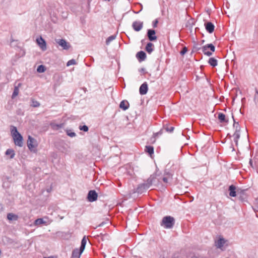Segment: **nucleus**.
I'll return each mask as SVG.
<instances>
[{"label": "nucleus", "mask_w": 258, "mask_h": 258, "mask_svg": "<svg viewBox=\"0 0 258 258\" xmlns=\"http://www.w3.org/2000/svg\"><path fill=\"white\" fill-rule=\"evenodd\" d=\"M175 219L170 216H166L163 218L160 225L166 229L173 228L175 224Z\"/></svg>", "instance_id": "obj_1"}, {"label": "nucleus", "mask_w": 258, "mask_h": 258, "mask_svg": "<svg viewBox=\"0 0 258 258\" xmlns=\"http://www.w3.org/2000/svg\"><path fill=\"white\" fill-rule=\"evenodd\" d=\"M202 50L205 55L210 56L215 52V46L212 43L207 44L202 47Z\"/></svg>", "instance_id": "obj_2"}, {"label": "nucleus", "mask_w": 258, "mask_h": 258, "mask_svg": "<svg viewBox=\"0 0 258 258\" xmlns=\"http://www.w3.org/2000/svg\"><path fill=\"white\" fill-rule=\"evenodd\" d=\"M27 146L31 151L35 152L37 144L36 140L30 136H28L27 142Z\"/></svg>", "instance_id": "obj_3"}, {"label": "nucleus", "mask_w": 258, "mask_h": 258, "mask_svg": "<svg viewBox=\"0 0 258 258\" xmlns=\"http://www.w3.org/2000/svg\"><path fill=\"white\" fill-rule=\"evenodd\" d=\"M237 195L239 200L242 203H245L247 202V196L245 193V190L238 189Z\"/></svg>", "instance_id": "obj_4"}, {"label": "nucleus", "mask_w": 258, "mask_h": 258, "mask_svg": "<svg viewBox=\"0 0 258 258\" xmlns=\"http://www.w3.org/2000/svg\"><path fill=\"white\" fill-rule=\"evenodd\" d=\"M55 41L64 50H68L71 47L70 43L63 39H55Z\"/></svg>", "instance_id": "obj_5"}, {"label": "nucleus", "mask_w": 258, "mask_h": 258, "mask_svg": "<svg viewBox=\"0 0 258 258\" xmlns=\"http://www.w3.org/2000/svg\"><path fill=\"white\" fill-rule=\"evenodd\" d=\"M98 194L94 190H91L87 195V199L90 202H93L97 200Z\"/></svg>", "instance_id": "obj_6"}, {"label": "nucleus", "mask_w": 258, "mask_h": 258, "mask_svg": "<svg viewBox=\"0 0 258 258\" xmlns=\"http://www.w3.org/2000/svg\"><path fill=\"white\" fill-rule=\"evenodd\" d=\"M147 36L150 41H155L157 39V37L156 36V31L154 29H148Z\"/></svg>", "instance_id": "obj_7"}, {"label": "nucleus", "mask_w": 258, "mask_h": 258, "mask_svg": "<svg viewBox=\"0 0 258 258\" xmlns=\"http://www.w3.org/2000/svg\"><path fill=\"white\" fill-rule=\"evenodd\" d=\"M36 41L38 45L42 50L45 51L46 50V42L41 36L37 38L36 39Z\"/></svg>", "instance_id": "obj_8"}, {"label": "nucleus", "mask_w": 258, "mask_h": 258, "mask_svg": "<svg viewBox=\"0 0 258 258\" xmlns=\"http://www.w3.org/2000/svg\"><path fill=\"white\" fill-rule=\"evenodd\" d=\"M14 143L16 146L22 147L23 146V137L21 134L13 137Z\"/></svg>", "instance_id": "obj_9"}, {"label": "nucleus", "mask_w": 258, "mask_h": 258, "mask_svg": "<svg viewBox=\"0 0 258 258\" xmlns=\"http://www.w3.org/2000/svg\"><path fill=\"white\" fill-rule=\"evenodd\" d=\"M143 27V22L141 21H134L132 24L133 29L137 32L142 30Z\"/></svg>", "instance_id": "obj_10"}, {"label": "nucleus", "mask_w": 258, "mask_h": 258, "mask_svg": "<svg viewBox=\"0 0 258 258\" xmlns=\"http://www.w3.org/2000/svg\"><path fill=\"white\" fill-rule=\"evenodd\" d=\"M149 187L145 183L139 184L136 188V192L141 194L145 192Z\"/></svg>", "instance_id": "obj_11"}, {"label": "nucleus", "mask_w": 258, "mask_h": 258, "mask_svg": "<svg viewBox=\"0 0 258 258\" xmlns=\"http://www.w3.org/2000/svg\"><path fill=\"white\" fill-rule=\"evenodd\" d=\"M136 56L139 62H142L145 60L147 55L144 51L141 50L137 52Z\"/></svg>", "instance_id": "obj_12"}, {"label": "nucleus", "mask_w": 258, "mask_h": 258, "mask_svg": "<svg viewBox=\"0 0 258 258\" xmlns=\"http://www.w3.org/2000/svg\"><path fill=\"white\" fill-rule=\"evenodd\" d=\"M148 90V86L147 83L145 82L141 85L139 88V92L141 95H145Z\"/></svg>", "instance_id": "obj_13"}, {"label": "nucleus", "mask_w": 258, "mask_h": 258, "mask_svg": "<svg viewBox=\"0 0 258 258\" xmlns=\"http://www.w3.org/2000/svg\"><path fill=\"white\" fill-rule=\"evenodd\" d=\"M206 30L209 33H212L214 32L215 29L214 25L211 22H208L205 23Z\"/></svg>", "instance_id": "obj_14"}, {"label": "nucleus", "mask_w": 258, "mask_h": 258, "mask_svg": "<svg viewBox=\"0 0 258 258\" xmlns=\"http://www.w3.org/2000/svg\"><path fill=\"white\" fill-rule=\"evenodd\" d=\"M236 186L233 184L230 185L228 188L229 196L232 197H235L237 195V190H236Z\"/></svg>", "instance_id": "obj_15"}, {"label": "nucleus", "mask_w": 258, "mask_h": 258, "mask_svg": "<svg viewBox=\"0 0 258 258\" xmlns=\"http://www.w3.org/2000/svg\"><path fill=\"white\" fill-rule=\"evenodd\" d=\"M200 80L203 81H209V79L204 73L202 72L201 71H200L198 75H196V81Z\"/></svg>", "instance_id": "obj_16"}, {"label": "nucleus", "mask_w": 258, "mask_h": 258, "mask_svg": "<svg viewBox=\"0 0 258 258\" xmlns=\"http://www.w3.org/2000/svg\"><path fill=\"white\" fill-rule=\"evenodd\" d=\"M22 85L21 83H18V85L15 84L14 90L12 95V98L14 99L18 96L19 92V87Z\"/></svg>", "instance_id": "obj_17"}, {"label": "nucleus", "mask_w": 258, "mask_h": 258, "mask_svg": "<svg viewBox=\"0 0 258 258\" xmlns=\"http://www.w3.org/2000/svg\"><path fill=\"white\" fill-rule=\"evenodd\" d=\"M155 179H156V175H154V174L151 175L147 179L146 182H145V183L147 184V185L149 187H150L154 182Z\"/></svg>", "instance_id": "obj_18"}, {"label": "nucleus", "mask_w": 258, "mask_h": 258, "mask_svg": "<svg viewBox=\"0 0 258 258\" xmlns=\"http://www.w3.org/2000/svg\"><path fill=\"white\" fill-rule=\"evenodd\" d=\"M130 106L129 103L126 100H122L120 102L119 104V107L123 110H127Z\"/></svg>", "instance_id": "obj_19"}, {"label": "nucleus", "mask_w": 258, "mask_h": 258, "mask_svg": "<svg viewBox=\"0 0 258 258\" xmlns=\"http://www.w3.org/2000/svg\"><path fill=\"white\" fill-rule=\"evenodd\" d=\"M19 217L17 215L12 213H9L7 214V219L10 221H17Z\"/></svg>", "instance_id": "obj_20"}, {"label": "nucleus", "mask_w": 258, "mask_h": 258, "mask_svg": "<svg viewBox=\"0 0 258 258\" xmlns=\"http://www.w3.org/2000/svg\"><path fill=\"white\" fill-rule=\"evenodd\" d=\"M218 118L221 123H228V120L226 119L225 115L223 113H219L218 114Z\"/></svg>", "instance_id": "obj_21"}, {"label": "nucleus", "mask_w": 258, "mask_h": 258, "mask_svg": "<svg viewBox=\"0 0 258 258\" xmlns=\"http://www.w3.org/2000/svg\"><path fill=\"white\" fill-rule=\"evenodd\" d=\"M81 254L79 252L78 248L74 249L72 253L71 258H80Z\"/></svg>", "instance_id": "obj_22"}, {"label": "nucleus", "mask_w": 258, "mask_h": 258, "mask_svg": "<svg viewBox=\"0 0 258 258\" xmlns=\"http://www.w3.org/2000/svg\"><path fill=\"white\" fill-rule=\"evenodd\" d=\"M153 43L151 42H148L146 46L145 50L148 53H151L154 50L153 48Z\"/></svg>", "instance_id": "obj_23"}, {"label": "nucleus", "mask_w": 258, "mask_h": 258, "mask_svg": "<svg viewBox=\"0 0 258 258\" xmlns=\"http://www.w3.org/2000/svg\"><path fill=\"white\" fill-rule=\"evenodd\" d=\"M11 132L13 137H15L19 134H20L16 126L12 125L11 126Z\"/></svg>", "instance_id": "obj_24"}, {"label": "nucleus", "mask_w": 258, "mask_h": 258, "mask_svg": "<svg viewBox=\"0 0 258 258\" xmlns=\"http://www.w3.org/2000/svg\"><path fill=\"white\" fill-rule=\"evenodd\" d=\"M240 131H235L234 134H233V136H234V142L235 143V144L236 146H237L238 145V139H239L240 138Z\"/></svg>", "instance_id": "obj_25"}, {"label": "nucleus", "mask_w": 258, "mask_h": 258, "mask_svg": "<svg viewBox=\"0 0 258 258\" xmlns=\"http://www.w3.org/2000/svg\"><path fill=\"white\" fill-rule=\"evenodd\" d=\"M208 63L213 67H215L218 64L217 60L214 57H210L208 60Z\"/></svg>", "instance_id": "obj_26"}, {"label": "nucleus", "mask_w": 258, "mask_h": 258, "mask_svg": "<svg viewBox=\"0 0 258 258\" xmlns=\"http://www.w3.org/2000/svg\"><path fill=\"white\" fill-rule=\"evenodd\" d=\"M163 130H165L167 132L171 133L174 131L173 126H169L167 124H164L163 127Z\"/></svg>", "instance_id": "obj_27"}, {"label": "nucleus", "mask_w": 258, "mask_h": 258, "mask_svg": "<svg viewBox=\"0 0 258 258\" xmlns=\"http://www.w3.org/2000/svg\"><path fill=\"white\" fill-rule=\"evenodd\" d=\"M6 155H10V159H13L15 155V151L12 149H8L6 152Z\"/></svg>", "instance_id": "obj_28"}, {"label": "nucleus", "mask_w": 258, "mask_h": 258, "mask_svg": "<svg viewBox=\"0 0 258 258\" xmlns=\"http://www.w3.org/2000/svg\"><path fill=\"white\" fill-rule=\"evenodd\" d=\"M163 131L164 130H163V128H162L158 132L154 133V134L153 135V137L151 138V140H152V139H153V142H155L156 138H157L159 136L163 134Z\"/></svg>", "instance_id": "obj_29"}, {"label": "nucleus", "mask_w": 258, "mask_h": 258, "mask_svg": "<svg viewBox=\"0 0 258 258\" xmlns=\"http://www.w3.org/2000/svg\"><path fill=\"white\" fill-rule=\"evenodd\" d=\"M145 151L150 155L154 153V147L151 146H146L145 147Z\"/></svg>", "instance_id": "obj_30"}, {"label": "nucleus", "mask_w": 258, "mask_h": 258, "mask_svg": "<svg viewBox=\"0 0 258 258\" xmlns=\"http://www.w3.org/2000/svg\"><path fill=\"white\" fill-rule=\"evenodd\" d=\"M51 127L54 130H58L62 127L63 123L56 124L54 123H50V124Z\"/></svg>", "instance_id": "obj_31"}, {"label": "nucleus", "mask_w": 258, "mask_h": 258, "mask_svg": "<svg viewBox=\"0 0 258 258\" xmlns=\"http://www.w3.org/2000/svg\"><path fill=\"white\" fill-rule=\"evenodd\" d=\"M232 118H233V126L234 128H235V131H240V126L239 124V123L238 122H236V121L234 119V116L233 115H232Z\"/></svg>", "instance_id": "obj_32"}, {"label": "nucleus", "mask_w": 258, "mask_h": 258, "mask_svg": "<svg viewBox=\"0 0 258 258\" xmlns=\"http://www.w3.org/2000/svg\"><path fill=\"white\" fill-rule=\"evenodd\" d=\"M116 35H112L109 36L106 40V45H109L110 42H111L112 40H114L116 38Z\"/></svg>", "instance_id": "obj_33"}, {"label": "nucleus", "mask_w": 258, "mask_h": 258, "mask_svg": "<svg viewBox=\"0 0 258 258\" xmlns=\"http://www.w3.org/2000/svg\"><path fill=\"white\" fill-rule=\"evenodd\" d=\"M225 243V240L223 238H220L217 242V246L218 248H221Z\"/></svg>", "instance_id": "obj_34"}, {"label": "nucleus", "mask_w": 258, "mask_h": 258, "mask_svg": "<svg viewBox=\"0 0 258 258\" xmlns=\"http://www.w3.org/2000/svg\"><path fill=\"white\" fill-rule=\"evenodd\" d=\"M201 49H202V47L200 46V45H199L196 42H194V44L193 45V48H192V52L197 51Z\"/></svg>", "instance_id": "obj_35"}, {"label": "nucleus", "mask_w": 258, "mask_h": 258, "mask_svg": "<svg viewBox=\"0 0 258 258\" xmlns=\"http://www.w3.org/2000/svg\"><path fill=\"white\" fill-rule=\"evenodd\" d=\"M45 222L43 220L42 218H38L34 221V225H38L42 224L45 223Z\"/></svg>", "instance_id": "obj_36"}, {"label": "nucleus", "mask_w": 258, "mask_h": 258, "mask_svg": "<svg viewBox=\"0 0 258 258\" xmlns=\"http://www.w3.org/2000/svg\"><path fill=\"white\" fill-rule=\"evenodd\" d=\"M45 66L43 65H39L37 69V71L38 73H43L45 72Z\"/></svg>", "instance_id": "obj_37"}, {"label": "nucleus", "mask_w": 258, "mask_h": 258, "mask_svg": "<svg viewBox=\"0 0 258 258\" xmlns=\"http://www.w3.org/2000/svg\"><path fill=\"white\" fill-rule=\"evenodd\" d=\"M40 103L34 99L32 100V103L31 104V106L34 107H37L40 106Z\"/></svg>", "instance_id": "obj_38"}, {"label": "nucleus", "mask_w": 258, "mask_h": 258, "mask_svg": "<svg viewBox=\"0 0 258 258\" xmlns=\"http://www.w3.org/2000/svg\"><path fill=\"white\" fill-rule=\"evenodd\" d=\"M67 135L70 137H74L76 136V134L75 132H72L71 130H67L66 131Z\"/></svg>", "instance_id": "obj_39"}, {"label": "nucleus", "mask_w": 258, "mask_h": 258, "mask_svg": "<svg viewBox=\"0 0 258 258\" xmlns=\"http://www.w3.org/2000/svg\"><path fill=\"white\" fill-rule=\"evenodd\" d=\"M255 93L254 96V101L255 104H258V90L256 88L255 89Z\"/></svg>", "instance_id": "obj_40"}, {"label": "nucleus", "mask_w": 258, "mask_h": 258, "mask_svg": "<svg viewBox=\"0 0 258 258\" xmlns=\"http://www.w3.org/2000/svg\"><path fill=\"white\" fill-rule=\"evenodd\" d=\"M18 57L24 56L25 55V51L23 49H21L19 53L17 54Z\"/></svg>", "instance_id": "obj_41"}, {"label": "nucleus", "mask_w": 258, "mask_h": 258, "mask_svg": "<svg viewBox=\"0 0 258 258\" xmlns=\"http://www.w3.org/2000/svg\"><path fill=\"white\" fill-rule=\"evenodd\" d=\"M76 63V60L74 59H72L69 60L67 63V66L75 64Z\"/></svg>", "instance_id": "obj_42"}, {"label": "nucleus", "mask_w": 258, "mask_h": 258, "mask_svg": "<svg viewBox=\"0 0 258 258\" xmlns=\"http://www.w3.org/2000/svg\"><path fill=\"white\" fill-rule=\"evenodd\" d=\"M79 128L80 130L83 131L84 132H87L89 130L88 127L86 125H84L83 126H80Z\"/></svg>", "instance_id": "obj_43"}, {"label": "nucleus", "mask_w": 258, "mask_h": 258, "mask_svg": "<svg viewBox=\"0 0 258 258\" xmlns=\"http://www.w3.org/2000/svg\"><path fill=\"white\" fill-rule=\"evenodd\" d=\"M187 48L186 46H184L183 47L182 49L180 52V54L181 55H183L187 52Z\"/></svg>", "instance_id": "obj_44"}, {"label": "nucleus", "mask_w": 258, "mask_h": 258, "mask_svg": "<svg viewBox=\"0 0 258 258\" xmlns=\"http://www.w3.org/2000/svg\"><path fill=\"white\" fill-rule=\"evenodd\" d=\"M86 243H87V240H86V237L84 236L83 239H82V241H81V245H83V246H86Z\"/></svg>", "instance_id": "obj_45"}, {"label": "nucleus", "mask_w": 258, "mask_h": 258, "mask_svg": "<svg viewBox=\"0 0 258 258\" xmlns=\"http://www.w3.org/2000/svg\"><path fill=\"white\" fill-rule=\"evenodd\" d=\"M158 23V20L157 19H155L152 23V26L153 28H156L157 27V24Z\"/></svg>", "instance_id": "obj_46"}, {"label": "nucleus", "mask_w": 258, "mask_h": 258, "mask_svg": "<svg viewBox=\"0 0 258 258\" xmlns=\"http://www.w3.org/2000/svg\"><path fill=\"white\" fill-rule=\"evenodd\" d=\"M85 246L81 245L80 248L79 249V252H80V253H81L82 254V253H83V251L85 249Z\"/></svg>", "instance_id": "obj_47"}, {"label": "nucleus", "mask_w": 258, "mask_h": 258, "mask_svg": "<svg viewBox=\"0 0 258 258\" xmlns=\"http://www.w3.org/2000/svg\"><path fill=\"white\" fill-rule=\"evenodd\" d=\"M162 180L164 182L167 183H168L169 178L168 177H163L162 178Z\"/></svg>", "instance_id": "obj_48"}, {"label": "nucleus", "mask_w": 258, "mask_h": 258, "mask_svg": "<svg viewBox=\"0 0 258 258\" xmlns=\"http://www.w3.org/2000/svg\"><path fill=\"white\" fill-rule=\"evenodd\" d=\"M190 258H200L199 255H193Z\"/></svg>", "instance_id": "obj_49"}, {"label": "nucleus", "mask_w": 258, "mask_h": 258, "mask_svg": "<svg viewBox=\"0 0 258 258\" xmlns=\"http://www.w3.org/2000/svg\"><path fill=\"white\" fill-rule=\"evenodd\" d=\"M47 192H50L51 191V187H49L46 189Z\"/></svg>", "instance_id": "obj_50"}, {"label": "nucleus", "mask_w": 258, "mask_h": 258, "mask_svg": "<svg viewBox=\"0 0 258 258\" xmlns=\"http://www.w3.org/2000/svg\"><path fill=\"white\" fill-rule=\"evenodd\" d=\"M104 224H105V222H102V223H101L98 225V227L102 226Z\"/></svg>", "instance_id": "obj_51"}, {"label": "nucleus", "mask_w": 258, "mask_h": 258, "mask_svg": "<svg viewBox=\"0 0 258 258\" xmlns=\"http://www.w3.org/2000/svg\"><path fill=\"white\" fill-rule=\"evenodd\" d=\"M140 71L141 72H144L145 71V69L144 68H142V69L140 70Z\"/></svg>", "instance_id": "obj_52"}, {"label": "nucleus", "mask_w": 258, "mask_h": 258, "mask_svg": "<svg viewBox=\"0 0 258 258\" xmlns=\"http://www.w3.org/2000/svg\"><path fill=\"white\" fill-rule=\"evenodd\" d=\"M249 163L252 166V162L251 160H250Z\"/></svg>", "instance_id": "obj_53"}, {"label": "nucleus", "mask_w": 258, "mask_h": 258, "mask_svg": "<svg viewBox=\"0 0 258 258\" xmlns=\"http://www.w3.org/2000/svg\"><path fill=\"white\" fill-rule=\"evenodd\" d=\"M44 258H54V257L53 256H49V257H44Z\"/></svg>", "instance_id": "obj_54"}, {"label": "nucleus", "mask_w": 258, "mask_h": 258, "mask_svg": "<svg viewBox=\"0 0 258 258\" xmlns=\"http://www.w3.org/2000/svg\"><path fill=\"white\" fill-rule=\"evenodd\" d=\"M204 42H205V40H203L202 41V43H204Z\"/></svg>", "instance_id": "obj_55"}, {"label": "nucleus", "mask_w": 258, "mask_h": 258, "mask_svg": "<svg viewBox=\"0 0 258 258\" xmlns=\"http://www.w3.org/2000/svg\"><path fill=\"white\" fill-rule=\"evenodd\" d=\"M160 258H164V257L160 256Z\"/></svg>", "instance_id": "obj_56"}, {"label": "nucleus", "mask_w": 258, "mask_h": 258, "mask_svg": "<svg viewBox=\"0 0 258 258\" xmlns=\"http://www.w3.org/2000/svg\"><path fill=\"white\" fill-rule=\"evenodd\" d=\"M108 1H109L110 0H108Z\"/></svg>", "instance_id": "obj_57"}]
</instances>
